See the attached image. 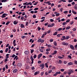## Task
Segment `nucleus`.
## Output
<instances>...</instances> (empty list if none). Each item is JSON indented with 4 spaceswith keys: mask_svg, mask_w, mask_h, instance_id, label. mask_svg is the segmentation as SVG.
Returning <instances> with one entry per match:
<instances>
[{
    "mask_svg": "<svg viewBox=\"0 0 77 77\" xmlns=\"http://www.w3.org/2000/svg\"><path fill=\"white\" fill-rule=\"evenodd\" d=\"M38 42H41L42 43H43L44 42V40L42 39L41 38H39L38 40L37 41Z\"/></svg>",
    "mask_w": 77,
    "mask_h": 77,
    "instance_id": "nucleus-1",
    "label": "nucleus"
},
{
    "mask_svg": "<svg viewBox=\"0 0 77 77\" xmlns=\"http://www.w3.org/2000/svg\"><path fill=\"white\" fill-rule=\"evenodd\" d=\"M44 66H45V64H41L40 65V67H42L41 69H44Z\"/></svg>",
    "mask_w": 77,
    "mask_h": 77,
    "instance_id": "nucleus-2",
    "label": "nucleus"
},
{
    "mask_svg": "<svg viewBox=\"0 0 77 77\" xmlns=\"http://www.w3.org/2000/svg\"><path fill=\"white\" fill-rule=\"evenodd\" d=\"M30 59L31 60L32 62L31 63V64H33V60H34V59L33 58V56L32 55L30 57Z\"/></svg>",
    "mask_w": 77,
    "mask_h": 77,
    "instance_id": "nucleus-3",
    "label": "nucleus"
},
{
    "mask_svg": "<svg viewBox=\"0 0 77 77\" xmlns=\"http://www.w3.org/2000/svg\"><path fill=\"white\" fill-rule=\"evenodd\" d=\"M60 74V72H57L55 73V74H54L53 75V76H56L57 74Z\"/></svg>",
    "mask_w": 77,
    "mask_h": 77,
    "instance_id": "nucleus-4",
    "label": "nucleus"
},
{
    "mask_svg": "<svg viewBox=\"0 0 77 77\" xmlns=\"http://www.w3.org/2000/svg\"><path fill=\"white\" fill-rule=\"evenodd\" d=\"M62 44H63V45H66V46H67V45H68V43H65V42H62Z\"/></svg>",
    "mask_w": 77,
    "mask_h": 77,
    "instance_id": "nucleus-5",
    "label": "nucleus"
},
{
    "mask_svg": "<svg viewBox=\"0 0 77 77\" xmlns=\"http://www.w3.org/2000/svg\"><path fill=\"white\" fill-rule=\"evenodd\" d=\"M70 48H71L72 50H75V49H74V46L72 45H70Z\"/></svg>",
    "mask_w": 77,
    "mask_h": 77,
    "instance_id": "nucleus-6",
    "label": "nucleus"
},
{
    "mask_svg": "<svg viewBox=\"0 0 77 77\" xmlns=\"http://www.w3.org/2000/svg\"><path fill=\"white\" fill-rule=\"evenodd\" d=\"M42 54H39L38 56V58L39 59V58H41V57H42Z\"/></svg>",
    "mask_w": 77,
    "mask_h": 77,
    "instance_id": "nucleus-7",
    "label": "nucleus"
},
{
    "mask_svg": "<svg viewBox=\"0 0 77 77\" xmlns=\"http://www.w3.org/2000/svg\"><path fill=\"white\" fill-rule=\"evenodd\" d=\"M57 12H54V14H56V15L57 17H58V16H59V15H60V14L59 13L57 14Z\"/></svg>",
    "mask_w": 77,
    "mask_h": 77,
    "instance_id": "nucleus-8",
    "label": "nucleus"
},
{
    "mask_svg": "<svg viewBox=\"0 0 77 77\" xmlns=\"http://www.w3.org/2000/svg\"><path fill=\"white\" fill-rule=\"evenodd\" d=\"M18 71V69H16L14 70L13 71V72L14 73H15L16 72H17Z\"/></svg>",
    "mask_w": 77,
    "mask_h": 77,
    "instance_id": "nucleus-9",
    "label": "nucleus"
},
{
    "mask_svg": "<svg viewBox=\"0 0 77 77\" xmlns=\"http://www.w3.org/2000/svg\"><path fill=\"white\" fill-rule=\"evenodd\" d=\"M24 53L25 54H29V52L28 51H26L24 52Z\"/></svg>",
    "mask_w": 77,
    "mask_h": 77,
    "instance_id": "nucleus-10",
    "label": "nucleus"
},
{
    "mask_svg": "<svg viewBox=\"0 0 77 77\" xmlns=\"http://www.w3.org/2000/svg\"><path fill=\"white\" fill-rule=\"evenodd\" d=\"M57 51H54V53L53 54H52V55H54V54H57Z\"/></svg>",
    "mask_w": 77,
    "mask_h": 77,
    "instance_id": "nucleus-11",
    "label": "nucleus"
},
{
    "mask_svg": "<svg viewBox=\"0 0 77 77\" xmlns=\"http://www.w3.org/2000/svg\"><path fill=\"white\" fill-rule=\"evenodd\" d=\"M68 64L69 65H73V63L72 62H70L68 63Z\"/></svg>",
    "mask_w": 77,
    "mask_h": 77,
    "instance_id": "nucleus-12",
    "label": "nucleus"
},
{
    "mask_svg": "<svg viewBox=\"0 0 77 77\" xmlns=\"http://www.w3.org/2000/svg\"><path fill=\"white\" fill-rule=\"evenodd\" d=\"M22 66V64L21 63H18L17 64V66H19V67H20V66Z\"/></svg>",
    "mask_w": 77,
    "mask_h": 77,
    "instance_id": "nucleus-13",
    "label": "nucleus"
},
{
    "mask_svg": "<svg viewBox=\"0 0 77 77\" xmlns=\"http://www.w3.org/2000/svg\"><path fill=\"white\" fill-rule=\"evenodd\" d=\"M14 24L15 25H16V24H18V22H17L16 20H15L14 21Z\"/></svg>",
    "mask_w": 77,
    "mask_h": 77,
    "instance_id": "nucleus-14",
    "label": "nucleus"
},
{
    "mask_svg": "<svg viewBox=\"0 0 77 77\" xmlns=\"http://www.w3.org/2000/svg\"><path fill=\"white\" fill-rule=\"evenodd\" d=\"M69 24H71V25H72L73 24H74V21H71L69 22Z\"/></svg>",
    "mask_w": 77,
    "mask_h": 77,
    "instance_id": "nucleus-15",
    "label": "nucleus"
},
{
    "mask_svg": "<svg viewBox=\"0 0 77 77\" xmlns=\"http://www.w3.org/2000/svg\"><path fill=\"white\" fill-rule=\"evenodd\" d=\"M69 72H70L71 73H73V72H74V70L70 69L69 70Z\"/></svg>",
    "mask_w": 77,
    "mask_h": 77,
    "instance_id": "nucleus-16",
    "label": "nucleus"
},
{
    "mask_svg": "<svg viewBox=\"0 0 77 77\" xmlns=\"http://www.w3.org/2000/svg\"><path fill=\"white\" fill-rule=\"evenodd\" d=\"M74 8L75 9L77 10V4H75Z\"/></svg>",
    "mask_w": 77,
    "mask_h": 77,
    "instance_id": "nucleus-17",
    "label": "nucleus"
},
{
    "mask_svg": "<svg viewBox=\"0 0 77 77\" xmlns=\"http://www.w3.org/2000/svg\"><path fill=\"white\" fill-rule=\"evenodd\" d=\"M72 13L73 14H74L75 15H76V14H77V13L76 12L74 11V10H72Z\"/></svg>",
    "mask_w": 77,
    "mask_h": 77,
    "instance_id": "nucleus-18",
    "label": "nucleus"
},
{
    "mask_svg": "<svg viewBox=\"0 0 77 77\" xmlns=\"http://www.w3.org/2000/svg\"><path fill=\"white\" fill-rule=\"evenodd\" d=\"M1 17L2 18H3L6 17V16H5V14H2V16H1Z\"/></svg>",
    "mask_w": 77,
    "mask_h": 77,
    "instance_id": "nucleus-19",
    "label": "nucleus"
},
{
    "mask_svg": "<svg viewBox=\"0 0 77 77\" xmlns=\"http://www.w3.org/2000/svg\"><path fill=\"white\" fill-rule=\"evenodd\" d=\"M62 63V60H59L58 62V63L59 64H61Z\"/></svg>",
    "mask_w": 77,
    "mask_h": 77,
    "instance_id": "nucleus-20",
    "label": "nucleus"
},
{
    "mask_svg": "<svg viewBox=\"0 0 77 77\" xmlns=\"http://www.w3.org/2000/svg\"><path fill=\"white\" fill-rule=\"evenodd\" d=\"M20 27L21 28H23L24 27V25L23 24H21L20 25Z\"/></svg>",
    "mask_w": 77,
    "mask_h": 77,
    "instance_id": "nucleus-21",
    "label": "nucleus"
},
{
    "mask_svg": "<svg viewBox=\"0 0 77 77\" xmlns=\"http://www.w3.org/2000/svg\"><path fill=\"white\" fill-rule=\"evenodd\" d=\"M70 37L69 36H66V40L68 39L69 38H70Z\"/></svg>",
    "mask_w": 77,
    "mask_h": 77,
    "instance_id": "nucleus-22",
    "label": "nucleus"
},
{
    "mask_svg": "<svg viewBox=\"0 0 77 77\" xmlns=\"http://www.w3.org/2000/svg\"><path fill=\"white\" fill-rule=\"evenodd\" d=\"M9 54H7L6 55V58L7 59H8L9 58Z\"/></svg>",
    "mask_w": 77,
    "mask_h": 77,
    "instance_id": "nucleus-23",
    "label": "nucleus"
},
{
    "mask_svg": "<svg viewBox=\"0 0 77 77\" xmlns=\"http://www.w3.org/2000/svg\"><path fill=\"white\" fill-rule=\"evenodd\" d=\"M7 0H2L1 1V2L2 3H3V2H4V3H5L6 2H7Z\"/></svg>",
    "mask_w": 77,
    "mask_h": 77,
    "instance_id": "nucleus-24",
    "label": "nucleus"
},
{
    "mask_svg": "<svg viewBox=\"0 0 77 77\" xmlns=\"http://www.w3.org/2000/svg\"><path fill=\"white\" fill-rule=\"evenodd\" d=\"M57 35V32H55V33L53 34V35Z\"/></svg>",
    "mask_w": 77,
    "mask_h": 77,
    "instance_id": "nucleus-25",
    "label": "nucleus"
},
{
    "mask_svg": "<svg viewBox=\"0 0 77 77\" xmlns=\"http://www.w3.org/2000/svg\"><path fill=\"white\" fill-rule=\"evenodd\" d=\"M54 45L56 46L57 45V43L56 42H54Z\"/></svg>",
    "mask_w": 77,
    "mask_h": 77,
    "instance_id": "nucleus-26",
    "label": "nucleus"
},
{
    "mask_svg": "<svg viewBox=\"0 0 77 77\" xmlns=\"http://www.w3.org/2000/svg\"><path fill=\"white\" fill-rule=\"evenodd\" d=\"M38 3V2H35V3L33 4V5H36Z\"/></svg>",
    "mask_w": 77,
    "mask_h": 77,
    "instance_id": "nucleus-27",
    "label": "nucleus"
},
{
    "mask_svg": "<svg viewBox=\"0 0 77 77\" xmlns=\"http://www.w3.org/2000/svg\"><path fill=\"white\" fill-rule=\"evenodd\" d=\"M48 47L49 48H51V47H52V46L51 45H48Z\"/></svg>",
    "mask_w": 77,
    "mask_h": 77,
    "instance_id": "nucleus-28",
    "label": "nucleus"
},
{
    "mask_svg": "<svg viewBox=\"0 0 77 77\" xmlns=\"http://www.w3.org/2000/svg\"><path fill=\"white\" fill-rule=\"evenodd\" d=\"M2 69L3 70V71H2V72H4L5 71V67H3Z\"/></svg>",
    "mask_w": 77,
    "mask_h": 77,
    "instance_id": "nucleus-29",
    "label": "nucleus"
},
{
    "mask_svg": "<svg viewBox=\"0 0 77 77\" xmlns=\"http://www.w3.org/2000/svg\"><path fill=\"white\" fill-rule=\"evenodd\" d=\"M52 71H53V70H50L48 72V73L50 74V73H51V72H52Z\"/></svg>",
    "mask_w": 77,
    "mask_h": 77,
    "instance_id": "nucleus-30",
    "label": "nucleus"
},
{
    "mask_svg": "<svg viewBox=\"0 0 77 77\" xmlns=\"http://www.w3.org/2000/svg\"><path fill=\"white\" fill-rule=\"evenodd\" d=\"M8 58H5V60H4L5 62H8Z\"/></svg>",
    "mask_w": 77,
    "mask_h": 77,
    "instance_id": "nucleus-31",
    "label": "nucleus"
},
{
    "mask_svg": "<svg viewBox=\"0 0 77 77\" xmlns=\"http://www.w3.org/2000/svg\"><path fill=\"white\" fill-rule=\"evenodd\" d=\"M68 11H64V14H68Z\"/></svg>",
    "mask_w": 77,
    "mask_h": 77,
    "instance_id": "nucleus-32",
    "label": "nucleus"
},
{
    "mask_svg": "<svg viewBox=\"0 0 77 77\" xmlns=\"http://www.w3.org/2000/svg\"><path fill=\"white\" fill-rule=\"evenodd\" d=\"M45 66L46 68H48V66L47 63H45Z\"/></svg>",
    "mask_w": 77,
    "mask_h": 77,
    "instance_id": "nucleus-33",
    "label": "nucleus"
},
{
    "mask_svg": "<svg viewBox=\"0 0 77 77\" xmlns=\"http://www.w3.org/2000/svg\"><path fill=\"white\" fill-rule=\"evenodd\" d=\"M70 29V26L67 27L66 28V30H68V29Z\"/></svg>",
    "mask_w": 77,
    "mask_h": 77,
    "instance_id": "nucleus-34",
    "label": "nucleus"
},
{
    "mask_svg": "<svg viewBox=\"0 0 77 77\" xmlns=\"http://www.w3.org/2000/svg\"><path fill=\"white\" fill-rule=\"evenodd\" d=\"M9 23H10V21H8L5 24V25H8V24H9Z\"/></svg>",
    "mask_w": 77,
    "mask_h": 77,
    "instance_id": "nucleus-35",
    "label": "nucleus"
},
{
    "mask_svg": "<svg viewBox=\"0 0 77 77\" xmlns=\"http://www.w3.org/2000/svg\"><path fill=\"white\" fill-rule=\"evenodd\" d=\"M69 21H70V20L69 19H67V20L66 21V22L67 23H69Z\"/></svg>",
    "mask_w": 77,
    "mask_h": 77,
    "instance_id": "nucleus-36",
    "label": "nucleus"
},
{
    "mask_svg": "<svg viewBox=\"0 0 77 77\" xmlns=\"http://www.w3.org/2000/svg\"><path fill=\"white\" fill-rule=\"evenodd\" d=\"M34 50H33V49H32V50H31V54L33 53L34 52Z\"/></svg>",
    "mask_w": 77,
    "mask_h": 77,
    "instance_id": "nucleus-37",
    "label": "nucleus"
},
{
    "mask_svg": "<svg viewBox=\"0 0 77 77\" xmlns=\"http://www.w3.org/2000/svg\"><path fill=\"white\" fill-rule=\"evenodd\" d=\"M58 58H59V59H63V57H60V56H58Z\"/></svg>",
    "mask_w": 77,
    "mask_h": 77,
    "instance_id": "nucleus-38",
    "label": "nucleus"
},
{
    "mask_svg": "<svg viewBox=\"0 0 77 77\" xmlns=\"http://www.w3.org/2000/svg\"><path fill=\"white\" fill-rule=\"evenodd\" d=\"M8 50H9V49L8 48L6 49L5 50V53H7L8 52Z\"/></svg>",
    "mask_w": 77,
    "mask_h": 77,
    "instance_id": "nucleus-39",
    "label": "nucleus"
},
{
    "mask_svg": "<svg viewBox=\"0 0 77 77\" xmlns=\"http://www.w3.org/2000/svg\"><path fill=\"white\" fill-rule=\"evenodd\" d=\"M33 18H36V16L35 15H34L32 16Z\"/></svg>",
    "mask_w": 77,
    "mask_h": 77,
    "instance_id": "nucleus-40",
    "label": "nucleus"
},
{
    "mask_svg": "<svg viewBox=\"0 0 77 77\" xmlns=\"http://www.w3.org/2000/svg\"><path fill=\"white\" fill-rule=\"evenodd\" d=\"M36 57H37V56L36 55H34L33 56V57L34 59H35V58H36Z\"/></svg>",
    "mask_w": 77,
    "mask_h": 77,
    "instance_id": "nucleus-41",
    "label": "nucleus"
},
{
    "mask_svg": "<svg viewBox=\"0 0 77 77\" xmlns=\"http://www.w3.org/2000/svg\"><path fill=\"white\" fill-rule=\"evenodd\" d=\"M28 24H29V22H26V26H28Z\"/></svg>",
    "mask_w": 77,
    "mask_h": 77,
    "instance_id": "nucleus-42",
    "label": "nucleus"
},
{
    "mask_svg": "<svg viewBox=\"0 0 77 77\" xmlns=\"http://www.w3.org/2000/svg\"><path fill=\"white\" fill-rule=\"evenodd\" d=\"M37 29L38 30V31H39V30H40L41 29V28L40 27H38L37 28Z\"/></svg>",
    "mask_w": 77,
    "mask_h": 77,
    "instance_id": "nucleus-43",
    "label": "nucleus"
},
{
    "mask_svg": "<svg viewBox=\"0 0 77 77\" xmlns=\"http://www.w3.org/2000/svg\"><path fill=\"white\" fill-rule=\"evenodd\" d=\"M66 22H63V23L62 24L63 26H65V24H66Z\"/></svg>",
    "mask_w": 77,
    "mask_h": 77,
    "instance_id": "nucleus-44",
    "label": "nucleus"
},
{
    "mask_svg": "<svg viewBox=\"0 0 77 77\" xmlns=\"http://www.w3.org/2000/svg\"><path fill=\"white\" fill-rule=\"evenodd\" d=\"M5 68L6 69H8V65L7 64H6L5 65Z\"/></svg>",
    "mask_w": 77,
    "mask_h": 77,
    "instance_id": "nucleus-45",
    "label": "nucleus"
},
{
    "mask_svg": "<svg viewBox=\"0 0 77 77\" xmlns=\"http://www.w3.org/2000/svg\"><path fill=\"white\" fill-rule=\"evenodd\" d=\"M54 23H53L51 25V27H53L54 26Z\"/></svg>",
    "mask_w": 77,
    "mask_h": 77,
    "instance_id": "nucleus-46",
    "label": "nucleus"
},
{
    "mask_svg": "<svg viewBox=\"0 0 77 77\" xmlns=\"http://www.w3.org/2000/svg\"><path fill=\"white\" fill-rule=\"evenodd\" d=\"M68 57H69V58L70 59H72V57H71V56L70 55L68 56Z\"/></svg>",
    "mask_w": 77,
    "mask_h": 77,
    "instance_id": "nucleus-47",
    "label": "nucleus"
},
{
    "mask_svg": "<svg viewBox=\"0 0 77 77\" xmlns=\"http://www.w3.org/2000/svg\"><path fill=\"white\" fill-rule=\"evenodd\" d=\"M31 69L32 70H34L35 69V67L34 66L31 67Z\"/></svg>",
    "mask_w": 77,
    "mask_h": 77,
    "instance_id": "nucleus-48",
    "label": "nucleus"
},
{
    "mask_svg": "<svg viewBox=\"0 0 77 77\" xmlns=\"http://www.w3.org/2000/svg\"><path fill=\"white\" fill-rule=\"evenodd\" d=\"M62 30V28H59L58 29V31H60V30Z\"/></svg>",
    "mask_w": 77,
    "mask_h": 77,
    "instance_id": "nucleus-49",
    "label": "nucleus"
},
{
    "mask_svg": "<svg viewBox=\"0 0 77 77\" xmlns=\"http://www.w3.org/2000/svg\"><path fill=\"white\" fill-rule=\"evenodd\" d=\"M62 38H63L64 39H66V37L65 36H62Z\"/></svg>",
    "mask_w": 77,
    "mask_h": 77,
    "instance_id": "nucleus-50",
    "label": "nucleus"
},
{
    "mask_svg": "<svg viewBox=\"0 0 77 77\" xmlns=\"http://www.w3.org/2000/svg\"><path fill=\"white\" fill-rule=\"evenodd\" d=\"M68 63V61H64V64H66V63Z\"/></svg>",
    "mask_w": 77,
    "mask_h": 77,
    "instance_id": "nucleus-51",
    "label": "nucleus"
},
{
    "mask_svg": "<svg viewBox=\"0 0 77 77\" xmlns=\"http://www.w3.org/2000/svg\"><path fill=\"white\" fill-rule=\"evenodd\" d=\"M38 74V72H36L34 73V75H36Z\"/></svg>",
    "mask_w": 77,
    "mask_h": 77,
    "instance_id": "nucleus-52",
    "label": "nucleus"
},
{
    "mask_svg": "<svg viewBox=\"0 0 77 77\" xmlns=\"http://www.w3.org/2000/svg\"><path fill=\"white\" fill-rule=\"evenodd\" d=\"M44 72H41V75H44Z\"/></svg>",
    "mask_w": 77,
    "mask_h": 77,
    "instance_id": "nucleus-53",
    "label": "nucleus"
},
{
    "mask_svg": "<svg viewBox=\"0 0 77 77\" xmlns=\"http://www.w3.org/2000/svg\"><path fill=\"white\" fill-rule=\"evenodd\" d=\"M72 30L74 32L75 31V30H76V29L75 28H73V29H72Z\"/></svg>",
    "mask_w": 77,
    "mask_h": 77,
    "instance_id": "nucleus-54",
    "label": "nucleus"
},
{
    "mask_svg": "<svg viewBox=\"0 0 77 77\" xmlns=\"http://www.w3.org/2000/svg\"><path fill=\"white\" fill-rule=\"evenodd\" d=\"M39 51L41 52H42V53H43L44 52V51L40 49L39 50Z\"/></svg>",
    "mask_w": 77,
    "mask_h": 77,
    "instance_id": "nucleus-55",
    "label": "nucleus"
},
{
    "mask_svg": "<svg viewBox=\"0 0 77 77\" xmlns=\"http://www.w3.org/2000/svg\"><path fill=\"white\" fill-rule=\"evenodd\" d=\"M35 45V44H32L31 46V48H33V47H34V46Z\"/></svg>",
    "mask_w": 77,
    "mask_h": 77,
    "instance_id": "nucleus-56",
    "label": "nucleus"
},
{
    "mask_svg": "<svg viewBox=\"0 0 77 77\" xmlns=\"http://www.w3.org/2000/svg\"><path fill=\"white\" fill-rule=\"evenodd\" d=\"M15 43H16V40H14L13 41V44H15Z\"/></svg>",
    "mask_w": 77,
    "mask_h": 77,
    "instance_id": "nucleus-57",
    "label": "nucleus"
},
{
    "mask_svg": "<svg viewBox=\"0 0 77 77\" xmlns=\"http://www.w3.org/2000/svg\"><path fill=\"white\" fill-rule=\"evenodd\" d=\"M62 10H63V8H61V9H60V11L61 12H62V11H63Z\"/></svg>",
    "mask_w": 77,
    "mask_h": 77,
    "instance_id": "nucleus-58",
    "label": "nucleus"
},
{
    "mask_svg": "<svg viewBox=\"0 0 77 77\" xmlns=\"http://www.w3.org/2000/svg\"><path fill=\"white\" fill-rule=\"evenodd\" d=\"M72 2V0H69L68 2L69 3H71V2Z\"/></svg>",
    "mask_w": 77,
    "mask_h": 77,
    "instance_id": "nucleus-59",
    "label": "nucleus"
},
{
    "mask_svg": "<svg viewBox=\"0 0 77 77\" xmlns=\"http://www.w3.org/2000/svg\"><path fill=\"white\" fill-rule=\"evenodd\" d=\"M13 31L14 32H16V29H14Z\"/></svg>",
    "mask_w": 77,
    "mask_h": 77,
    "instance_id": "nucleus-60",
    "label": "nucleus"
},
{
    "mask_svg": "<svg viewBox=\"0 0 77 77\" xmlns=\"http://www.w3.org/2000/svg\"><path fill=\"white\" fill-rule=\"evenodd\" d=\"M61 71H62V72H63L64 71V69H60Z\"/></svg>",
    "mask_w": 77,
    "mask_h": 77,
    "instance_id": "nucleus-61",
    "label": "nucleus"
},
{
    "mask_svg": "<svg viewBox=\"0 0 77 77\" xmlns=\"http://www.w3.org/2000/svg\"><path fill=\"white\" fill-rule=\"evenodd\" d=\"M38 8H34V11H36V10H38Z\"/></svg>",
    "mask_w": 77,
    "mask_h": 77,
    "instance_id": "nucleus-62",
    "label": "nucleus"
},
{
    "mask_svg": "<svg viewBox=\"0 0 77 77\" xmlns=\"http://www.w3.org/2000/svg\"><path fill=\"white\" fill-rule=\"evenodd\" d=\"M50 21L51 22H53V21H54V20L53 19H51L50 20Z\"/></svg>",
    "mask_w": 77,
    "mask_h": 77,
    "instance_id": "nucleus-63",
    "label": "nucleus"
},
{
    "mask_svg": "<svg viewBox=\"0 0 77 77\" xmlns=\"http://www.w3.org/2000/svg\"><path fill=\"white\" fill-rule=\"evenodd\" d=\"M44 36H45V35H44V34L42 35V36L41 37L42 38H44Z\"/></svg>",
    "mask_w": 77,
    "mask_h": 77,
    "instance_id": "nucleus-64",
    "label": "nucleus"
}]
</instances>
